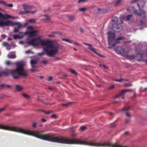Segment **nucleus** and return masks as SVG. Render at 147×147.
I'll return each instance as SVG.
<instances>
[{"instance_id": "nucleus-1", "label": "nucleus", "mask_w": 147, "mask_h": 147, "mask_svg": "<svg viewBox=\"0 0 147 147\" xmlns=\"http://www.w3.org/2000/svg\"><path fill=\"white\" fill-rule=\"evenodd\" d=\"M15 17L7 14H3L1 13L0 14V27H3L5 26H16V27H14V29L13 32L15 33L17 32H19V29H21L25 28L28 24V23H34L36 22V20L33 19H30L27 21L25 24L23 25L21 24L20 22H13L9 20H7L4 21V19H7L9 18H15Z\"/></svg>"}, {"instance_id": "nucleus-2", "label": "nucleus", "mask_w": 147, "mask_h": 147, "mask_svg": "<svg viewBox=\"0 0 147 147\" xmlns=\"http://www.w3.org/2000/svg\"><path fill=\"white\" fill-rule=\"evenodd\" d=\"M38 32V31L37 30H32L31 31H26L24 32H20L18 34L19 39L22 38L24 36L28 34L29 37L35 38L30 40H29L28 38V41L27 42L28 44L33 46L38 45L40 44L42 45H47V42L45 40L42 39V37L37 34Z\"/></svg>"}, {"instance_id": "nucleus-3", "label": "nucleus", "mask_w": 147, "mask_h": 147, "mask_svg": "<svg viewBox=\"0 0 147 147\" xmlns=\"http://www.w3.org/2000/svg\"><path fill=\"white\" fill-rule=\"evenodd\" d=\"M15 65L16 66L15 69L1 71L0 72V76L3 75L8 76L11 74L13 78L16 79L18 78L20 76H27V70L24 68V67L25 65L24 62L18 61L15 63Z\"/></svg>"}, {"instance_id": "nucleus-4", "label": "nucleus", "mask_w": 147, "mask_h": 147, "mask_svg": "<svg viewBox=\"0 0 147 147\" xmlns=\"http://www.w3.org/2000/svg\"><path fill=\"white\" fill-rule=\"evenodd\" d=\"M45 40L47 42V45H42L41 44H40L36 46L41 45L43 46L44 51V52L38 53V55L39 56H42L46 53L47 55L50 57H53L55 55L58 53L59 49V46L57 45L49 44L48 41Z\"/></svg>"}, {"instance_id": "nucleus-5", "label": "nucleus", "mask_w": 147, "mask_h": 147, "mask_svg": "<svg viewBox=\"0 0 147 147\" xmlns=\"http://www.w3.org/2000/svg\"><path fill=\"white\" fill-rule=\"evenodd\" d=\"M114 51L118 54L121 55L127 59H135L137 60L140 61H143L142 58V54L143 52L141 50H139L140 53L138 52V50L136 51V55H134L129 56L128 52L125 51L124 49L121 47H118L114 49Z\"/></svg>"}, {"instance_id": "nucleus-6", "label": "nucleus", "mask_w": 147, "mask_h": 147, "mask_svg": "<svg viewBox=\"0 0 147 147\" xmlns=\"http://www.w3.org/2000/svg\"><path fill=\"white\" fill-rule=\"evenodd\" d=\"M107 33L108 36L109 45V48L110 49L114 46L116 44L120 43V41L123 40L124 38L122 36L119 37L115 40L114 43H113V41L115 40V34L111 31L108 32Z\"/></svg>"}, {"instance_id": "nucleus-7", "label": "nucleus", "mask_w": 147, "mask_h": 147, "mask_svg": "<svg viewBox=\"0 0 147 147\" xmlns=\"http://www.w3.org/2000/svg\"><path fill=\"white\" fill-rule=\"evenodd\" d=\"M23 7L24 10L25 11V12L26 13H29L34 14L36 11V10L31 11V10L32 9V7L27 5H24Z\"/></svg>"}, {"instance_id": "nucleus-8", "label": "nucleus", "mask_w": 147, "mask_h": 147, "mask_svg": "<svg viewBox=\"0 0 147 147\" xmlns=\"http://www.w3.org/2000/svg\"><path fill=\"white\" fill-rule=\"evenodd\" d=\"M137 5L139 8V10L140 13H138V11L136 10H134V12L138 16H140L142 18H145L146 17L145 12L141 9L140 8L141 6H140V4H138Z\"/></svg>"}, {"instance_id": "nucleus-9", "label": "nucleus", "mask_w": 147, "mask_h": 147, "mask_svg": "<svg viewBox=\"0 0 147 147\" xmlns=\"http://www.w3.org/2000/svg\"><path fill=\"white\" fill-rule=\"evenodd\" d=\"M37 61L35 59H32L30 61V63L32 65V68L31 69V71H33L35 70V65L37 63Z\"/></svg>"}, {"instance_id": "nucleus-10", "label": "nucleus", "mask_w": 147, "mask_h": 147, "mask_svg": "<svg viewBox=\"0 0 147 147\" xmlns=\"http://www.w3.org/2000/svg\"><path fill=\"white\" fill-rule=\"evenodd\" d=\"M23 89V87L20 85H17L15 86V90L17 92H21Z\"/></svg>"}, {"instance_id": "nucleus-11", "label": "nucleus", "mask_w": 147, "mask_h": 147, "mask_svg": "<svg viewBox=\"0 0 147 147\" xmlns=\"http://www.w3.org/2000/svg\"><path fill=\"white\" fill-rule=\"evenodd\" d=\"M132 17V15H129L127 16V17H121L120 18L121 21L123 22V20H130V18Z\"/></svg>"}, {"instance_id": "nucleus-12", "label": "nucleus", "mask_w": 147, "mask_h": 147, "mask_svg": "<svg viewBox=\"0 0 147 147\" xmlns=\"http://www.w3.org/2000/svg\"><path fill=\"white\" fill-rule=\"evenodd\" d=\"M11 87V85L5 84H2L0 85V87L1 88H10Z\"/></svg>"}, {"instance_id": "nucleus-13", "label": "nucleus", "mask_w": 147, "mask_h": 147, "mask_svg": "<svg viewBox=\"0 0 147 147\" xmlns=\"http://www.w3.org/2000/svg\"><path fill=\"white\" fill-rule=\"evenodd\" d=\"M127 90H122L119 93V94L115 96L114 98H116L118 97L119 96H122L125 93L127 92Z\"/></svg>"}, {"instance_id": "nucleus-14", "label": "nucleus", "mask_w": 147, "mask_h": 147, "mask_svg": "<svg viewBox=\"0 0 147 147\" xmlns=\"http://www.w3.org/2000/svg\"><path fill=\"white\" fill-rule=\"evenodd\" d=\"M8 58L13 59L16 57V56L13 53H10L7 55Z\"/></svg>"}, {"instance_id": "nucleus-15", "label": "nucleus", "mask_w": 147, "mask_h": 147, "mask_svg": "<svg viewBox=\"0 0 147 147\" xmlns=\"http://www.w3.org/2000/svg\"><path fill=\"white\" fill-rule=\"evenodd\" d=\"M3 45L6 47L7 50H9L11 49L10 45L7 42H4L3 43Z\"/></svg>"}, {"instance_id": "nucleus-16", "label": "nucleus", "mask_w": 147, "mask_h": 147, "mask_svg": "<svg viewBox=\"0 0 147 147\" xmlns=\"http://www.w3.org/2000/svg\"><path fill=\"white\" fill-rule=\"evenodd\" d=\"M88 48L90 49L91 51H93V52H94V53L97 54L98 55H99V54H98L96 52V50L94 48L92 47V45L91 44H90V45L88 46ZM100 55L102 56L101 55Z\"/></svg>"}, {"instance_id": "nucleus-17", "label": "nucleus", "mask_w": 147, "mask_h": 147, "mask_svg": "<svg viewBox=\"0 0 147 147\" xmlns=\"http://www.w3.org/2000/svg\"><path fill=\"white\" fill-rule=\"evenodd\" d=\"M43 20H49L50 19V17L48 15H45L43 16Z\"/></svg>"}, {"instance_id": "nucleus-18", "label": "nucleus", "mask_w": 147, "mask_h": 147, "mask_svg": "<svg viewBox=\"0 0 147 147\" xmlns=\"http://www.w3.org/2000/svg\"><path fill=\"white\" fill-rule=\"evenodd\" d=\"M118 19L117 17H114L111 20V22L112 24H113V22L115 23H116Z\"/></svg>"}, {"instance_id": "nucleus-19", "label": "nucleus", "mask_w": 147, "mask_h": 147, "mask_svg": "<svg viewBox=\"0 0 147 147\" xmlns=\"http://www.w3.org/2000/svg\"><path fill=\"white\" fill-rule=\"evenodd\" d=\"M62 40L63 41H65L66 42H67L71 43H73V42L71 40L63 38L62 39Z\"/></svg>"}, {"instance_id": "nucleus-20", "label": "nucleus", "mask_w": 147, "mask_h": 147, "mask_svg": "<svg viewBox=\"0 0 147 147\" xmlns=\"http://www.w3.org/2000/svg\"><path fill=\"white\" fill-rule=\"evenodd\" d=\"M122 0H117L115 3V5L116 6H118Z\"/></svg>"}, {"instance_id": "nucleus-21", "label": "nucleus", "mask_w": 147, "mask_h": 147, "mask_svg": "<svg viewBox=\"0 0 147 147\" xmlns=\"http://www.w3.org/2000/svg\"><path fill=\"white\" fill-rule=\"evenodd\" d=\"M87 8L86 7H84L80 8L79 9V10L82 12H84L87 10Z\"/></svg>"}, {"instance_id": "nucleus-22", "label": "nucleus", "mask_w": 147, "mask_h": 147, "mask_svg": "<svg viewBox=\"0 0 147 147\" xmlns=\"http://www.w3.org/2000/svg\"><path fill=\"white\" fill-rule=\"evenodd\" d=\"M86 127L84 126H82L80 127V131H84L86 129Z\"/></svg>"}, {"instance_id": "nucleus-23", "label": "nucleus", "mask_w": 147, "mask_h": 147, "mask_svg": "<svg viewBox=\"0 0 147 147\" xmlns=\"http://www.w3.org/2000/svg\"><path fill=\"white\" fill-rule=\"evenodd\" d=\"M41 63H42L43 65H46L47 64H48V61L47 60H42L41 61Z\"/></svg>"}, {"instance_id": "nucleus-24", "label": "nucleus", "mask_w": 147, "mask_h": 147, "mask_svg": "<svg viewBox=\"0 0 147 147\" xmlns=\"http://www.w3.org/2000/svg\"><path fill=\"white\" fill-rule=\"evenodd\" d=\"M13 38L15 39H19V35L17 34H14L13 35Z\"/></svg>"}, {"instance_id": "nucleus-25", "label": "nucleus", "mask_w": 147, "mask_h": 147, "mask_svg": "<svg viewBox=\"0 0 147 147\" xmlns=\"http://www.w3.org/2000/svg\"><path fill=\"white\" fill-rule=\"evenodd\" d=\"M47 36L49 38H53L55 37V36L54 35V34H48Z\"/></svg>"}, {"instance_id": "nucleus-26", "label": "nucleus", "mask_w": 147, "mask_h": 147, "mask_svg": "<svg viewBox=\"0 0 147 147\" xmlns=\"http://www.w3.org/2000/svg\"><path fill=\"white\" fill-rule=\"evenodd\" d=\"M6 107H4L0 108V113L4 111L6 109Z\"/></svg>"}, {"instance_id": "nucleus-27", "label": "nucleus", "mask_w": 147, "mask_h": 147, "mask_svg": "<svg viewBox=\"0 0 147 147\" xmlns=\"http://www.w3.org/2000/svg\"><path fill=\"white\" fill-rule=\"evenodd\" d=\"M37 123L36 122H34L32 123V127L35 128H36L37 125Z\"/></svg>"}, {"instance_id": "nucleus-28", "label": "nucleus", "mask_w": 147, "mask_h": 147, "mask_svg": "<svg viewBox=\"0 0 147 147\" xmlns=\"http://www.w3.org/2000/svg\"><path fill=\"white\" fill-rule=\"evenodd\" d=\"M22 96H23L25 98H29V97H30L28 95L26 94H22Z\"/></svg>"}, {"instance_id": "nucleus-29", "label": "nucleus", "mask_w": 147, "mask_h": 147, "mask_svg": "<svg viewBox=\"0 0 147 147\" xmlns=\"http://www.w3.org/2000/svg\"><path fill=\"white\" fill-rule=\"evenodd\" d=\"M129 109V107H124L123 109H122V111H127Z\"/></svg>"}, {"instance_id": "nucleus-30", "label": "nucleus", "mask_w": 147, "mask_h": 147, "mask_svg": "<svg viewBox=\"0 0 147 147\" xmlns=\"http://www.w3.org/2000/svg\"><path fill=\"white\" fill-rule=\"evenodd\" d=\"M27 29L29 30H33V28L32 26H30L27 28Z\"/></svg>"}, {"instance_id": "nucleus-31", "label": "nucleus", "mask_w": 147, "mask_h": 147, "mask_svg": "<svg viewBox=\"0 0 147 147\" xmlns=\"http://www.w3.org/2000/svg\"><path fill=\"white\" fill-rule=\"evenodd\" d=\"M6 5H5V6L8 7H12L13 6V4H7L6 3Z\"/></svg>"}, {"instance_id": "nucleus-32", "label": "nucleus", "mask_w": 147, "mask_h": 147, "mask_svg": "<svg viewBox=\"0 0 147 147\" xmlns=\"http://www.w3.org/2000/svg\"><path fill=\"white\" fill-rule=\"evenodd\" d=\"M0 4H2L5 6V5H6V3L5 2H4L2 1H0Z\"/></svg>"}, {"instance_id": "nucleus-33", "label": "nucleus", "mask_w": 147, "mask_h": 147, "mask_svg": "<svg viewBox=\"0 0 147 147\" xmlns=\"http://www.w3.org/2000/svg\"><path fill=\"white\" fill-rule=\"evenodd\" d=\"M116 26V24H115L114 25H113V29H114L115 28H116L117 29H119V27H117V26Z\"/></svg>"}, {"instance_id": "nucleus-34", "label": "nucleus", "mask_w": 147, "mask_h": 147, "mask_svg": "<svg viewBox=\"0 0 147 147\" xmlns=\"http://www.w3.org/2000/svg\"><path fill=\"white\" fill-rule=\"evenodd\" d=\"M124 80L123 79L121 78L119 79H116L114 80L118 82H121Z\"/></svg>"}, {"instance_id": "nucleus-35", "label": "nucleus", "mask_w": 147, "mask_h": 147, "mask_svg": "<svg viewBox=\"0 0 147 147\" xmlns=\"http://www.w3.org/2000/svg\"><path fill=\"white\" fill-rule=\"evenodd\" d=\"M70 71H71V72L73 73L74 74L76 75V72L73 69H70Z\"/></svg>"}, {"instance_id": "nucleus-36", "label": "nucleus", "mask_w": 147, "mask_h": 147, "mask_svg": "<svg viewBox=\"0 0 147 147\" xmlns=\"http://www.w3.org/2000/svg\"><path fill=\"white\" fill-rule=\"evenodd\" d=\"M125 115L126 116L130 118L131 117V115L128 113H125Z\"/></svg>"}, {"instance_id": "nucleus-37", "label": "nucleus", "mask_w": 147, "mask_h": 147, "mask_svg": "<svg viewBox=\"0 0 147 147\" xmlns=\"http://www.w3.org/2000/svg\"><path fill=\"white\" fill-rule=\"evenodd\" d=\"M115 86L114 85H112L110 86L109 88V90H112L114 88Z\"/></svg>"}, {"instance_id": "nucleus-38", "label": "nucleus", "mask_w": 147, "mask_h": 147, "mask_svg": "<svg viewBox=\"0 0 147 147\" xmlns=\"http://www.w3.org/2000/svg\"><path fill=\"white\" fill-rule=\"evenodd\" d=\"M69 19L70 20H74V17L73 16H71L69 18Z\"/></svg>"}, {"instance_id": "nucleus-39", "label": "nucleus", "mask_w": 147, "mask_h": 147, "mask_svg": "<svg viewBox=\"0 0 147 147\" xmlns=\"http://www.w3.org/2000/svg\"><path fill=\"white\" fill-rule=\"evenodd\" d=\"M134 7H129V8L127 9V11H129V10H130L131 9H133V10H134Z\"/></svg>"}, {"instance_id": "nucleus-40", "label": "nucleus", "mask_w": 147, "mask_h": 147, "mask_svg": "<svg viewBox=\"0 0 147 147\" xmlns=\"http://www.w3.org/2000/svg\"><path fill=\"white\" fill-rule=\"evenodd\" d=\"M132 86V84L131 83H128V84H125V86Z\"/></svg>"}, {"instance_id": "nucleus-41", "label": "nucleus", "mask_w": 147, "mask_h": 147, "mask_svg": "<svg viewBox=\"0 0 147 147\" xmlns=\"http://www.w3.org/2000/svg\"><path fill=\"white\" fill-rule=\"evenodd\" d=\"M53 77L52 76H49L48 79V80L49 81H51L53 79Z\"/></svg>"}, {"instance_id": "nucleus-42", "label": "nucleus", "mask_w": 147, "mask_h": 147, "mask_svg": "<svg viewBox=\"0 0 147 147\" xmlns=\"http://www.w3.org/2000/svg\"><path fill=\"white\" fill-rule=\"evenodd\" d=\"M40 111H42V112H44L46 114H49V113H51V111H49L48 112H45V111H41V110H40Z\"/></svg>"}, {"instance_id": "nucleus-43", "label": "nucleus", "mask_w": 147, "mask_h": 147, "mask_svg": "<svg viewBox=\"0 0 147 147\" xmlns=\"http://www.w3.org/2000/svg\"><path fill=\"white\" fill-rule=\"evenodd\" d=\"M32 52H31V51L30 50H28V51H26L25 52V53L26 54H29V53H32Z\"/></svg>"}, {"instance_id": "nucleus-44", "label": "nucleus", "mask_w": 147, "mask_h": 147, "mask_svg": "<svg viewBox=\"0 0 147 147\" xmlns=\"http://www.w3.org/2000/svg\"><path fill=\"white\" fill-rule=\"evenodd\" d=\"M86 0H79L78 1V2H79V3L82 2H85V1H86Z\"/></svg>"}, {"instance_id": "nucleus-45", "label": "nucleus", "mask_w": 147, "mask_h": 147, "mask_svg": "<svg viewBox=\"0 0 147 147\" xmlns=\"http://www.w3.org/2000/svg\"><path fill=\"white\" fill-rule=\"evenodd\" d=\"M138 0H132L131 2V3H134L138 1Z\"/></svg>"}, {"instance_id": "nucleus-46", "label": "nucleus", "mask_w": 147, "mask_h": 147, "mask_svg": "<svg viewBox=\"0 0 147 147\" xmlns=\"http://www.w3.org/2000/svg\"><path fill=\"white\" fill-rule=\"evenodd\" d=\"M57 31H53L51 32V34H57Z\"/></svg>"}, {"instance_id": "nucleus-47", "label": "nucleus", "mask_w": 147, "mask_h": 147, "mask_svg": "<svg viewBox=\"0 0 147 147\" xmlns=\"http://www.w3.org/2000/svg\"><path fill=\"white\" fill-rule=\"evenodd\" d=\"M6 63L7 64V65H9L10 64V62L9 61H6Z\"/></svg>"}, {"instance_id": "nucleus-48", "label": "nucleus", "mask_w": 147, "mask_h": 147, "mask_svg": "<svg viewBox=\"0 0 147 147\" xmlns=\"http://www.w3.org/2000/svg\"><path fill=\"white\" fill-rule=\"evenodd\" d=\"M69 103L68 104H61L62 106H66L68 105V104H69Z\"/></svg>"}, {"instance_id": "nucleus-49", "label": "nucleus", "mask_w": 147, "mask_h": 147, "mask_svg": "<svg viewBox=\"0 0 147 147\" xmlns=\"http://www.w3.org/2000/svg\"><path fill=\"white\" fill-rule=\"evenodd\" d=\"M25 13H25L24 10V11H21L20 12V13L21 14H24Z\"/></svg>"}, {"instance_id": "nucleus-50", "label": "nucleus", "mask_w": 147, "mask_h": 147, "mask_svg": "<svg viewBox=\"0 0 147 147\" xmlns=\"http://www.w3.org/2000/svg\"><path fill=\"white\" fill-rule=\"evenodd\" d=\"M46 121H47L45 119H44L43 118H42V122H46Z\"/></svg>"}, {"instance_id": "nucleus-51", "label": "nucleus", "mask_w": 147, "mask_h": 147, "mask_svg": "<svg viewBox=\"0 0 147 147\" xmlns=\"http://www.w3.org/2000/svg\"><path fill=\"white\" fill-rule=\"evenodd\" d=\"M51 117L52 118H56V116L55 115H51Z\"/></svg>"}, {"instance_id": "nucleus-52", "label": "nucleus", "mask_w": 147, "mask_h": 147, "mask_svg": "<svg viewBox=\"0 0 147 147\" xmlns=\"http://www.w3.org/2000/svg\"><path fill=\"white\" fill-rule=\"evenodd\" d=\"M80 31L82 32H84V30L82 28H80L79 29Z\"/></svg>"}, {"instance_id": "nucleus-53", "label": "nucleus", "mask_w": 147, "mask_h": 147, "mask_svg": "<svg viewBox=\"0 0 147 147\" xmlns=\"http://www.w3.org/2000/svg\"><path fill=\"white\" fill-rule=\"evenodd\" d=\"M141 4L143 5L142 6V7H144V3L143 1H142L141 2Z\"/></svg>"}, {"instance_id": "nucleus-54", "label": "nucleus", "mask_w": 147, "mask_h": 147, "mask_svg": "<svg viewBox=\"0 0 147 147\" xmlns=\"http://www.w3.org/2000/svg\"><path fill=\"white\" fill-rule=\"evenodd\" d=\"M127 90V92H132L133 91L131 90Z\"/></svg>"}, {"instance_id": "nucleus-55", "label": "nucleus", "mask_w": 147, "mask_h": 147, "mask_svg": "<svg viewBox=\"0 0 147 147\" xmlns=\"http://www.w3.org/2000/svg\"><path fill=\"white\" fill-rule=\"evenodd\" d=\"M1 37L3 38H5L6 37V36L5 34H3L1 35Z\"/></svg>"}, {"instance_id": "nucleus-56", "label": "nucleus", "mask_w": 147, "mask_h": 147, "mask_svg": "<svg viewBox=\"0 0 147 147\" xmlns=\"http://www.w3.org/2000/svg\"><path fill=\"white\" fill-rule=\"evenodd\" d=\"M57 34H58L59 35H61L62 34H61V32L57 31Z\"/></svg>"}, {"instance_id": "nucleus-57", "label": "nucleus", "mask_w": 147, "mask_h": 147, "mask_svg": "<svg viewBox=\"0 0 147 147\" xmlns=\"http://www.w3.org/2000/svg\"><path fill=\"white\" fill-rule=\"evenodd\" d=\"M103 66L104 67L105 69H107L108 68V67L106 66V65H103Z\"/></svg>"}, {"instance_id": "nucleus-58", "label": "nucleus", "mask_w": 147, "mask_h": 147, "mask_svg": "<svg viewBox=\"0 0 147 147\" xmlns=\"http://www.w3.org/2000/svg\"><path fill=\"white\" fill-rule=\"evenodd\" d=\"M83 43V44H84V45H88V46L90 45V44H87V43Z\"/></svg>"}, {"instance_id": "nucleus-59", "label": "nucleus", "mask_w": 147, "mask_h": 147, "mask_svg": "<svg viewBox=\"0 0 147 147\" xmlns=\"http://www.w3.org/2000/svg\"><path fill=\"white\" fill-rule=\"evenodd\" d=\"M74 44L75 45H77L78 46H79L80 45L78 43L76 42H74Z\"/></svg>"}, {"instance_id": "nucleus-60", "label": "nucleus", "mask_w": 147, "mask_h": 147, "mask_svg": "<svg viewBox=\"0 0 147 147\" xmlns=\"http://www.w3.org/2000/svg\"><path fill=\"white\" fill-rule=\"evenodd\" d=\"M129 121V120H125V123H128Z\"/></svg>"}, {"instance_id": "nucleus-61", "label": "nucleus", "mask_w": 147, "mask_h": 147, "mask_svg": "<svg viewBox=\"0 0 147 147\" xmlns=\"http://www.w3.org/2000/svg\"><path fill=\"white\" fill-rule=\"evenodd\" d=\"M129 132H126L125 133V134L126 135H127L128 134Z\"/></svg>"}, {"instance_id": "nucleus-62", "label": "nucleus", "mask_w": 147, "mask_h": 147, "mask_svg": "<svg viewBox=\"0 0 147 147\" xmlns=\"http://www.w3.org/2000/svg\"><path fill=\"white\" fill-rule=\"evenodd\" d=\"M11 40V38H8V40Z\"/></svg>"}, {"instance_id": "nucleus-63", "label": "nucleus", "mask_w": 147, "mask_h": 147, "mask_svg": "<svg viewBox=\"0 0 147 147\" xmlns=\"http://www.w3.org/2000/svg\"><path fill=\"white\" fill-rule=\"evenodd\" d=\"M75 136V135L74 134H73L72 135V136L73 137H74V136Z\"/></svg>"}, {"instance_id": "nucleus-64", "label": "nucleus", "mask_w": 147, "mask_h": 147, "mask_svg": "<svg viewBox=\"0 0 147 147\" xmlns=\"http://www.w3.org/2000/svg\"><path fill=\"white\" fill-rule=\"evenodd\" d=\"M147 91V88H145L144 89V91Z\"/></svg>"}]
</instances>
